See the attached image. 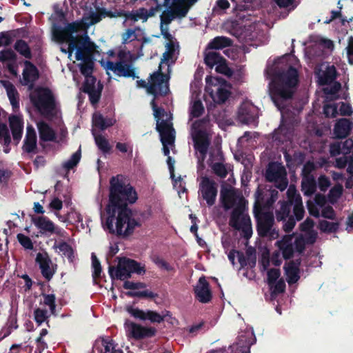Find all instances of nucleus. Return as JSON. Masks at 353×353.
<instances>
[{
	"instance_id": "obj_42",
	"label": "nucleus",
	"mask_w": 353,
	"mask_h": 353,
	"mask_svg": "<svg viewBox=\"0 0 353 353\" xmlns=\"http://www.w3.org/2000/svg\"><path fill=\"white\" fill-rule=\"evenodd\" d=\"M91 258H92V266L93 268L92 279H93L94 283L97 284L98 283L97 280L101 279L102 268H101L100 261H99V259H97V257L96 256L94 253H92Z\"/></svg>"
},
{
	"instance_id": "obj_46",
	"label": "nucleus",
	"mask_w": 353,
	"mask_h": 353,
	"mask_svg": "<svg viewBox=\"0 0 353 353\" xmlns=\"http://www.w3.org/2000/svg\"><path fill=\"white\" fill-rule=\"evenodd\" d=\"M81 157V150L75 152L71 157L63 164V168L67 170H70L77 165Z\"/></svg>"
},
{
	"instance_id": "obj_59",
	"label": "nucleus",
	"mask_w": 353,
	"mask_h": 353,
	"mask_svg": "<svg viewBox=\"0 0 353 353\" xmlns=\"http://www.w3.org/2000/svg\"><path fill=\"white\" fill-rule=\"evenodd\" d=\"M137 39L135 31L132 29L128 28L125 32L122 34V43L126 44L129 42L134 41Z\"/></svg>"
},
{
	"instance_id": "obj_51",
	"label": "nucleus",
	"mask_w": 353,
	"mask_h": 353,
	"mask_svg": "<svg viewBox=\"0 0 353 353\" xmlns=\"http://www.w3.org/2000/svg\"><path fill=\"white\" fill-rule=\"evenodd\" d=\"M43 297V304L50 307V312L54 314L56 311V296L54 294H45L42 293Z\"/></svg>"
},
{
	"instance_id": "obj_10",
	"label": "nucleus",
	"mask_w": 353,
	"mask_h": 353,
	"mask_svg": "<svg viewBox=\"0 0 353 353\" xmlns=\"http://www.w3.org/2000/svg\"><path fill=\"white\" fill-rule=\"evenodd\" d=\"M230 225L236 230H241L243 236L249 239L252 234V223L250 216L243 214L242 206L234 208L231 213Z\"/></svg>"
},
{
	"instance_id": "obj_58",
	"label": "nucleus",
	"mask_w": 353,
	"mask_h": 353,
	"mask_svg": "<svg viewBox=\"0 0 353 353\" xmlns=\"http://www.w3.org/2000/svg\"><path fill=\"white\" fill-rule=\"evenodd\" d=\"M323 113L326 117L334 118L337 116V106L336 104H325L323 106Z\"/></svg>"
},
{
	"instance_id": "obj_2",
	"label": "nucleus",
	"mask_w": 353,
	"mask_h": 353,
	"mask_svg": "<svg viewBox=\"0 0 353 353\" xmlns=\"http://www.w3.org/2000/svg\"><path fill=\"white\" fill-rule=\"evenodd\" d=\"M298 82V71L292 65H289L286 70H275L270 93L271 98L277 108H281L284 101L292 99L294 94L293 88L296 86Z\"/></svg>"
},
{
	"instance_id": "obj_29",
	"label": "nucleus",
	"mask_w": 353,
	"mask_h": 353,
	"mask_svg": "<svg viewBox=\"0 0 353 353\" xmlns=\"http://www.w3.org/2000/svg\"><path fill=\"white\" fill-rule=\"evenodd\" d=\"M39 138L41 141H54L56 139V133L54 130L45 121L37 123Z\"/></svg>"
},
{
	"instance_id": "obj_6",
	"label": "nucleus",
	"mask_w": 353,
	"mask_h": 353,
	"mask_svg": "<svg viewBox=\"0 0 353 353\" xmlns=\"http://www.w3.org/2000/svg\"><path fill=\"white\" fill-rule=\"evenodd\" d=\"M108 273L112 279L124 281L131 278L132 273L144 274L145 268L134 259L122 257L119 259L117 267L109 266Z\"/></svg>"
},
{
	"instance_id": "obj_31",
	"label": "nucleus",
	"mask_w": 353,
	"mask_h": 353,
	"mask_svg": "<svg viewBox=\"0 0 353 353\" xmlns=\"http://www.w3.org/2000/svg\"><path fill=\"white\" fill-rule=\"evenodd\" d=\"M96 12H90L88 16H83L82 21H81L83 25V28H88L90 26L94 25L100 22L103 18V8H97Z\"/></svg>"
},
{
	"instance_id": "obj_3",
	"label": "nucleus",
	"mask_w": 353,
	"mask_h": 353,
	"mask_svg": "<svg viewBox=\"0 0 353 353\" xmlns=\"http://www.w3.org/2000/svg\"><path fill=\"white\" fill-rule=\"evenodd\" d=\"M75 46V58L82 61L79 65L81 73L83 76L92 74L94 65L93 53L97 48L96 44L85 34L79 37Z\"/></svg>"
},
{
	"instance_id": "obj_27",
	"label": "nucleus",
	"mask_w": 353,
	"mask_h": 353,
	"mask_svg": "<svg viewBox=\"0 0 353 353\" xmlns=\"http://www.w3.org/2000/svg\"><path fill=\"white\" fill-rule=\"evenodd\" d=\"M239 121L245 124H250L255 121L254 108L249 103H242L238 111Z\"/></svg>"
},
{
	"instance_id": "obj_52",
	"label": "nucleus",
	"mask_w": 353,
	"mask_h": 353,
	"mask_svg": "<svg viewBox=\"0 0 353 353\" xmlns=\"http://www.w3.org/2000/svg\"><path fill=\"white\" fill-rule=\"evenodd\" d=\"M125 294L128 297H139V298H149L154 299L157 296V294L150 291V290H144V291H137V292H132L128 291L125 292Z\"/></svg>"
},
{
	"instance_id": "obj_18",
	"label": "nucleus",
	"mask_w": 353,
	"mask_h": 353,
	"mask_svg": "<svg viewBox=\"0 0 353 353\" xmlns=\"http://www.w3.org/2000/svg\"><path fill=\"white\" fill-rule=\"evenodd\" d=\"M194 292L196 299L201 303H207L212 300V294L210 283L204 276L199 278L198 285L194 287Z\"/></svg>"
},
{
	"instance_id": "obj_56",
	"label": "nucleus",
	"mask_w": 353,
	"mask_h": 353,
	"mask_svg": "<svg viewBox=\"0 0 353 353\" xmlns=\"http://www.w3.org/2000/svg\"><path fill=\"white\" fill-rule=\"evenodd\" d=\"M19 243L26 250H32L34 248L33 243L31 239L23 234L19 233L17 235Z\"/></svg>"
},
{
	"instance_id": "obj_32",
	"label": "nucleus",
	"mask_w": 353,
	"mask_h": 353,
	"mask_svg": "<svg viewBox=\"0 0 353 353\" xmlns=\"http://www.w3.org/2000/svg\"><path fill=\"white\" fill-rule=\"evenodd\" d=\"M291 201H293V213L295 216V220L301 221L305 214L302 198L300 194L294 192L293 195H291Z\"/></svg>"
},
{
	"instance_id": "obj_16",
	"label": "nucleus",
	"mask_w": 353,
	"mask_h": 353,
	"mask_svg": "<svg viewBox=\"0 0 353 353\" xmlns=\"http://www.w3.org/2000/svg\"><path fill=\"white\" fill-rule=\"evenodd\" d=\"M35 262L39 265L41 275L46 281H50L56 272L57 265L52 264L48 254L46 252L37 253Z\"/></svg>"
},
{
	"instance_id": "obj_24",
	"label": "nucleus",
	"mask_w": 353,
	"mask_h": 353,
	"mask_svg": "<svg viewBox=\"0 0 353 353\" xmlns=\"http://www.w3.org/2000/svg\"><path fill=\"white\" fill-rule=\"evenodd\" d=\"M9 124L12 132L13 140L16 144H18L23 134V119L19 116L12 114L9 117Z\"/></svg>"
},
{
	"instance_id": "obj_15",
	"label": "nucleus",
	"mask_w": 353,
	"mask_h": 353,
	"mask_svg": "<svg viewBox=\"0 0 353 353\" xmlns=\"http://www.w3.org/2000/svg\"><path fill=\"white\" fill-rule=\"evenodd\" d=\"M205 82L208 85H216L220 84V87L217 88L216 94L213 95L211 94L212 98L214 101L218 104L224 103L231 94V92L223 88L222 85L227 83L226 80L222 77H214L212 76H207L205 78Z\"/></svg>"
},
{
	"instance_id": "obj_7",
	"label": "nucleus",
	"mask_w": 353,
	"mask_h": 353,
	"mask_svg": "<svg viewBox=\"0 0 353 353\" xmlns=\"http://www.w3.org/2000/svg\"><path fill=\"white\" fill-rule=\"evenodd\" d=\"M137 85L139 88H146L148 93L154 97L166 96L170 91L168 77L162 72L161 67L158 71L151 74L150 84L144 80H137Z\"/></svg>"
},
{
	"instance_id": "obj_13",
	"label": "nucleus",
	"mask_w": 353,
	"mask_h": 353,
	"mask_svg": "<svg viewBox=\"0 0 353 353\" xmlns=\"http://www.w3.org/2000/svg\"><path fill=\"white\" fill-rule=\"evenodd\" d=\"M124 327L128 333V336L135 340H142L154 337L157 332L154 327L143 326L130 320L125 321Z\"/></svg>"
},
{
	"instance_id": "obj_12",
	"label": "nucleus",
	"mask_w": 353,
	"mask_h": 353,
	"mask_svg": "<svg viewBox=\"0 0 353 353\" xmlns=\"http://www.w3.org/2000/svg\"><path fill=\"white\" fill-rule=\"evenodd\" d=\"M198 193L202 199L205 201L208 207L214 205L218 193L216 183L206 176H203L199 183Z\"/></svg>"
},
{
	"instance_id": "obj_48",
	"label": "nucleus",
	"mask_w": 353,
	"mask_h": 353,
	"mask_svg": "<svg viewBox=\"0 0 353 353\" xmlns=\"http://www.w3.org/2000/svg\"><path fill=\"white\" fill-rule=\"evenodd\" d=\"M215 70L216 72L224 74L228 77H231L234 73L233 70L228 67L225 58L216 65Z\"/></svg>"
},
{
	"instance_id": "obj_45",
	"label": "nucleus",
	"mask_w": 353,
	"mask_h": 353,
	"mask_svg": "<svg viewBox=\"0 0 353 353\" xmlns=\"http://www.w3.org/2000/svg\"><path fill=\"white\" fill-rule=\"evenodd\" d=\"M204 110L205 109L202 101L200 99H196L194 101L190 107V117L192 118H198L203 114Z\"/></svg>"
},
{
	"instance_id": "obj_63",
	"label": "nucleus",
	"mask_w": 353,
	"mask_h": 353,
	"mask_svg": "<svg viewBox=\"0 0 353 353\" xmlns=\"http://www.w3.org/2000/svg\"><path fill=\"white\" fill-rule=\"evenodd\" d=\"M321 216L323 218L335 220L336 219V212L333 208L330 205H327L323 208L321 211Z\"/></svg>"
},
{
	"instance_id": "obj_57",
	"label": "nucleus",
	"mask_w": 353,
	"mask_h": 353,
	"mask_svg": "<svg viewBox=\"0 0 353 353\" xmlns=\"http://www.w3.org/2000/svg\"><path fill=\"white\" fill-rule=\"evenodd\" d=\"M343 192V188L341 185H334L333 188H332L329 192V199L330 201L333 203L337 199H339Z\"/></svg>"
},
{
	"instance_id": "obj_14",
	"label": "nucleus",
	"mask_w": 353,
	"mask_h": 353,
	"mask_svg": "<svg viewBox=\"0 0 353 353\" xmlns=\"http://www.w3.org/2000/svg\"><path fill=\"white\" fill-rule=\"evenodd\" d=\"M32 221L34 225L39 230L41 235L49 236L52 234H57L59 236H64L65 230L56 225L53 221L45 216L33 217Z\"/></svg>"
},
{
	"instance_id": "obj_55",
	"label": "nucleus",
	"mask_w": 353,
	"mask_h": 353,
	"mask_svg": "<svg viewBox=\"0 0 353 353\" xmlns=\"http://www.w3.org/2000/svg\"><path fill=\"white\" fill-rule=\"evenodd\" d=\"M156 98L154 97V99L150 102V105L154 111V116L157 119V124H159V120L166 114V112L163 108L158 107L155 101Z\"/></svg>"
},
{
	"instance_id": "obj_64",
	"label": "nucleus",
	"mask_w": 353,
	"mask_h": 353,
	"mask_svg": "<svg viewBox=\"0 0 353 353\" xmlns=\"http://www.w3.org/2000/svg\"><path fill=\"white\" fill-rule=\"evenodd\" d=\"M295 225L296 220L294 217L293 216H290L288 218V220L283 224V229L286 233H290L292 231Z\"/></svg>"
},
{
	"instance_id": "obj_9",
	"label": "nucleus",
	"mask_w": 353,
	"mask_h": 353,
	"mask_svg": "<svg viewBox=\"0 0 353 353\" xmlns=\"http://www.w3.org/2000/svg\"><path fill=\"white\" fill-rule=\"evenodd\" d=\"M83 29V25L81 22L74 21L68 23L65 27H57L53 30V36L55 39L59 42H67L70 43V50H74L75 43L81 35L74 37V33L78 32L79 30Z\"/></svg>"
},
{
	"instance_id": "obj_26",
	"label": "nucleus",
	"mask_w": 353,
	"mask_h": 353,
	"mask_svg": "<svg viewBox=\"0 0 353 353\" xmlns=\"http://www.w3.org/2000/svg\"><path fill=\"white\" fill-rule=\"evenodd\" d=\"M3 85L6 90L7 95L12 107V110L14 112H17L19 109V92L13 83L9 81H3Z\"/></svg>"
},
{
	"instance_id": "obj_38",
	"label": "nucleus",
	"mask_w": 353,
	"mask_h": 353,
	"mask_svg": "<svg viewBox=\"0 0 353 353\" xmlns=\"http://www.w3.org/2000/svg\"><path fill=\"white\" fill-rule=\"evenodd\" d=\"M223 58L224 57L219 52L208 51L205 52L204 62L208 68L212 69L214 65H216L223 61Z\"/></svg>"
},
{
	"instance_id": "obj_1",
	"label": "nucleus",
	"mask_w": 353,
	"mask_h": 353,
	"mask_svg": "<svg viewBox=\"0 0 353 353\" xmlns=\"http://www.w3.org/2000/svg\"><path fill=\"white\" fill-rule=\"evenodd\" d=\"M137 199L136 190L124 175L112 176L110 179L105 230L121 239H128L132 235L135 228L141 226V223L132 217L128 205L134 203Z\"/></svg>"
},
{
	"instance_id": "obj_30",
	"label": "nucleus",
	"mask_w": 353,
	"mask_h": 353,
	"mask_svg": "<svg viewBox=\"0 0 353 353\" xmlns=\"http://www.w3.org/2000/svg\"><path fill=\"white\" fill-rule=\"evenodd\" d=\"M288 201H283L281 203V207L279 210H276V219L278 221H285L290 216V213L293 205V201H291L290 188L288 191Z\"/></svg>"
},
{
	"instance_id": "obj_17",
	"label": "nucleus",
	"mask_w": 353,
	"mask_h": 353,
	"mask_svg": "<svg viewBox=\"0 0 353 353\" xmlns=\"http://www.w3.org/2000/svg\"><path fill=\"white\" fill-rule=\"evenodd\" d=\"M127 312L135 319L143 321H149L151 323H161L163 321V316L154 310H143L138 307H128Z\"/></svg>"
},
{
	"instance_id": "obj_61",
	"label": "nucleus",
	"mask_w": 353,
	"mask_h": 353,
	"mask_svg": "<svg viewBox=\"0 0 353 353\" xmlns=\"http://www.w3.org/2000/svg\"><path fill=\"white\" fill-rule=\"evenodd\" d=\"M101 346H103V353H108L112 351V347H114V341L110 336L101 337Z\"/></svg>"
},
{
	"instance_id": "obj_20",
	"label": "nucleus",
	"mask_w": 353,
	"mask_h": 353,
	"mask_svg": "<svg viewBox=\"0 0 353 353\" xmlns=\"http://www.w3.org/2000/svg\"><path fill=\"white\" fill-rule=\"evenodd\" d=\"M26 67L23 70V84L28 85L29 89L32 90L35 82L39 78V72L38 68L30 61L25 62Z\"/></svg>"
},
{
	"instance_id": "obj_23",
	"label": "nucleus",
	"mask_w": 353,
	"mask_h": 353,
	"mask_svg": "<svg viewBox=\"0 0 353 353\" xmlns=\"http://www.w3.org/2000/svg\"><path fill=\"white\" fill-rule=\"evenodd\" d=\"M118 57L120 59V64L117 76L132 77V79L138 78V77L136 76L135 69L132 63L125 61L126 53L123 51H120L118 54Z\"/></svg>"
},
{
	"instance_id": "obj_19",
	"label": "nucleus",
	"mask_w": 353,
	"mask_h": 353,
	"mask_svg": "<svg viewBox=\"0 0 353 353\" xmlns=\"http://www.w3.org/2000/svg\"><path fill=\"white\" fill-rule=\"evenodd\" d=\"M157 130L159 132L162 145H172L175 140V130L172 123L162 120L159 124H157Z\"/></svg>"
},
{
	"instance_id": "obj_5",
	"label": "nucleus",
	"mask_w": 353,
	"mask_h": 353,
	"mask_svg": "<svg viewBox=\"0 0 353 353\" xmlns=\"http://www.w3.org/2000/svg\"><path fill=\"white\" fill-rule=\"evenodd\" d=\"M33 106L47 119L57 116V103L52 92L48 88H37L30 95Z\"/></svg>"
},
{
	"instance_id": "obj_34",
	"label": "nucleus",
	"mask_w": 353,
	"mask_h": 353,
	"mask_svg": "<svg viewBox=\"0 0 353 353\" xmlns=\"http://www.w3.org/2000/svg\"><path fill=\"white\" fill-rule=\"evenodd\" d=\"M233 353H250V343L247 338L241 336L237 339V341L229 347Z\"/></svg>"
},
{
	"instance_id": "obj_44",
	"label": "nucleus",
	"mask_w": 353,
	"mask_h": 353,
	"mask_svg": "<svg viewBox=\"0 0 353 353\" xmlns=\"http://www.w3.org/2000/svg\"><path fill=\"white\" fill-rule=\"evenodd\" d=\"M54 247L58 248L60 252L65 256L70 261H72L74 257V250L71 245L65 241L59 243L58 245H54Z\"/></svg>"
},
{
	"instance_id": "obj_35",
	"label": "nucleus",
	"mask_w": 353,
	"mask_h": 353,
	"mask_svg": "<svg viewBox=\"0 0 353 353\" xmlns=\"http://www.w3.org/2000/svg\"><path fill=\"white\" fill-rule=\"evenodd\" d=\"M232 45V41L231 39L227 37L218 36L208 43L207 48L209 50H221L226 47H230Z\"/></svg>"
},
{
	"instance_id": "obj_22",
	"label": "nucleus",
	"mask_w": 353,
	"mask_h": 353,
	"mask_svg": "<svg viewBox=\"0 0 353 353\" xmlns=\"http://www.w3.org/2000/svg\"><path fill=\"white\" fill-rule=\"evenodd\" d=\"M193 140L195 150L199 151L204 158L208 152V147L210 143L207 132L203 130H197L193 136Z\"/></svg>"
},
{
	"instance_id": "obj_47",
	"label": "nucleus",
	"mask_w": 353,
	"mask_h": 353,
	"mask_svg": "<svg viewBox=\"0 0 353 353\" xmlns=\"http://www.w3.org/2000/svg\"><path fill=\"white\" fill-rule=\"evenodd\" d=\"M103 88V85L99 81L96 89L87 93L89 96L90 102L92 105H95L99 102Z\"/></svg>"
},
{
	"instance_id": "obj_28",
	"label": "nucleus",
	"mask_w": 353,
	"mask_h": 353,
	"mask_svg": "<svg viewBox=\"0 0 353 353\" xmlns=\"http://www.w3.org/2000/svg\"><path fill=\"white\" fill-rule=\"evenodd\" d=\"M22 148L27 153L34 152L37 149V135L34 129L32 126L27 128Z\"/></svg>"
},
{
	"instance_id": "obj_62",
	"label": "nucleus",
	"mask_w": 353,
	"mask_h": 353,
	"mask_svg": "<svg viewBox=\"0 0 353 353\" xmlns=\"http://www.w3.org/2000/svg\"><path fill=\"white\" fill-rule=\"evenodd\" d=\"M319 188L321 191L325 192L330 186V179L325 175H321L318 179Z\"/></svg>"
},
{
	"instance_id": "obj_39",
	"label": "nucleus",
	"mask_w": 353,
	"mask_h": 353,
	"mask_svg": "<svg viewBox=\"0 0 353 353\" xmlns=\"http://www.w3.org/2000/svg\"><path fill=\"white\" fill-rule=\"evenodd\" d=\"M337 76L336 68L334 65L327 66L320 79L321 84L327 85L333 82Z\"/></svg>"
},
{
	"instance_id": "obj_37",
	"label": "nucleus",
	"mask_w": 353,
	"mask_h": 353,
	"mask_svg": "<svg viewBox=\"0 0 353 353\" xmlns=\"http://www.w3.org/2000/svg\"><path fill=\"white\" fill-rule=\"evenodd\" d=\"M316 184L312 176L305 175L301 181V190L305 195L310 196L316 191Z\"/></svg>"
},
{
	"instance_id": "obj_49",
	"label": "nucleus",
	"mask_w": 353,
	"mask_h": 353,
	"mask_svg": "<svg viewBox=\"0 0 353 353\" xmlns=\"http://www.w3.org/2000/svg\"><path fill=\"white\" fill-rule=\"evenodd\" d=\"M84 77H85V80L82 85V91L85 93H88L96 89L95 83L97 79L92 76V74Z\"/></svg>"
},
{
	"instance_id": "obj_25",
	"label": "nucleus",
	"mask_w": 353,
	"mask_h": 353,
	"mask_svg": "<svg viewBox=\"0 0 353 353\" xmlns=\"http://www.w3.org/2000/svg\"><path fill=\"white\" fill-rule=\"evenodd\" d=\"M352 125V122L348 119L343 118L339 119L334 127L335 137L337 139L347 137L350 134Z\"/></svg>"
},
{
	"instance_id": "obj_41",
	"label": "nucleus",
	"mask_w": 353,
	"mask_h": 353,
	"mask_svg": "<svg viewBox=\"0 0 353 353\" xmlns=\"http://www.w3.org/2000/svg\"><path fill=\"white\" fill-rule=\"evenodd\" d=\"M14 48L16 51H17L20 54H21L24 57L27 59L31 58V51L30 47L26 43V41H25L24 40H17L14 43Z\"/></svg>"
},
{
	"instance_id": "obj_33",
	"label": "nucleus",
	"mask_w": 353,
	"mask_h": 353,
	"mask_svg": "<svg viewBox=\"0 0 353 353\" xmlns=\"http://www.w3.org/2000/svg\"><path fill=\"white\" fill-rule=\"evenodd\" d=\"M115 121L110 118H105L100 113H94L92 116V125L99 130H104L112 126Z\"/></svg>"
},
{
	"instance_id": "obj_54",
	"label": "nucleus",
	"mask_w": 353,
	"mask_h": 353,
	"mask_svg": "<svg viewBox=\"0 0 353 353\" xmlns=\"http://www.w3.org/2000/svg\"><path fill=\"white\" fill-rule=\"evenodd\" d=\"M211 168L216 175L222 179L225 178L228 175V170L222 163H214L211 165Z\"/></svg>"
},
{
	"instance_id": "obj_36",
	"label": "nucleus",
	"mask_w": 353,
	"mask_h": 353,
	"mask_svg": "<svg viewBox=\"0 0 353 353\" xmlns=\"http://www.w3.org/2000/svg\"><path fill=\"white\" fill-rule=\"evenodd\" d=\"M221 201L225 210L232 208L236 203V196L234 191L230 189L221 190Z\"/></svg>"
},
{
	"instance_id": "obj_4",
	"label": "nucleus",
	"mask_w": 353,
	"mask_h": 353,
	"mask_svg": "<svg viewBox=\"0 0 353 353\" xmlns=\"http://www.w3.org/2000/svg\"><path fill=\"white\" fill-rule=\"evenodd\" d=\"M157 3L159 0H152ZM199 0H163L165 9L160 15V26H168L175 19L185 17L191 8Z\"/></svg>"
},
{
	"instance_id": "obj_8",
	"label": "nucleus",
	"mask_w": 353,
	"mask_h": 353,
	"mask_svg": "<svg viewBox=\"0 0 353 353\" xmlns=\"http://www.w3.org/2000/svg\"><path fill=\"white\" fill-rule=\"evenodd\" d=\"M256 222V231L261 238H268L270 240L279 237V230L274 227V216L272 212H261L255 213Z\"/></svg>"
},
{
	"instance_id": "obj_60",
	"label": "nucleus",
	"mask_w": 353,
	"mask_h": 353,
	"mask_svg": "<svg viewBox=\"0 0 353 353\" xmlns=\"http://www.w3.org/2000/svg\"><path fill=\"white\" fill-rule=\"evenodd\" d=\"M268 281L269 285H272L277 281L281 275V272L279 269L271 268L268 271Z\"/></svg>"
},
{
	"instance_id": "obj_43",
	"label": "nucleus",
	"mask_w": 353,
	"mask_h": 353,
	"mask_svg": "<svg viewBox=\"0 0 353 353\" xmlns=\"http://www.w3.org/2000/svg\"><path fill=\"white\" fill-rule=\"evenodd\" d=\"M96 145L99 149L103 153H110L112 149L109 141L101 134H99L94 137Z\"/></svg>"
},
{
	"instance_id": "obj_50",
	"label": "nucleus",
	"mask_w": 353,
	"mask_h": 353,
	"mask_svg": "<svg viewBox=\"0 0 353 353\" xmlns=\"http://www.w3.org/2000/svg\"><path fill=\"white\" fill-rule=\"evenodd\" d=\"M11 142V137L7 125L0 123V143L8 146Z\"/></svg>"
},
{
	"instance_id": "obj_40",
	"label": "nucleus",
	"mask_w": 353,
	"mask_h": 353,
	"mask_svg": "<svg viewBox=\"0 0 353 353\" xmlns=\"http://www.w3.org/2000/svg\"><path fill=\"white\" fill-rule=\"evenodd\" d=\"M319 228L321 232L325 233H335L339 230V223L321 220L319 223Z\"/></svg>"
},
{
	"instance_id": "obj_11",
	"label": "nucleus",
	"mask_w": 353,
	"mask_h": 353,
	"mask_svg": "<svg viewBox=\"0 0 353 353\" xmlns=\"http://www.w3.org/2000/svg\"><path fill=\"white\" fill-rule=\"evenodd\" d=\"M286 175L287 172L283 166L279 163L271 162L265 170V177L267 181L274 183L276 188L283 191L288 184Z\"/></svg>"
},
{
	"instance_id": "obj_21",
	"label": "nucleus",
	"mask_w": 353,
	"mask_h": 353,
	"mask_svg": "<svg viewBox=\"0 0 353 353\" xmlns=\"http://www.w3.org/2000/svg\"><path fill=\"white\" fill-rule=\"evenodd\" d=\"M301 259L292 260L286 263L284 266L286 280L289 285L296 283L300 279Z\"/></svg>"
},
{
	"instance_id": "obj_53",
	"label": "nucleus",
	"mask_w": 353,
	"mask_h": 353,
	"mask_svg": "<svg viewBox=\"0 0 353 353\" xmlns=\"http://www.w3.org/2000/svg\"><path fill=\"white\" fill-rule=\"evenodd\" d=\"M48 318V311L46 309L36 308L34 310V319L40 325Z\"/></svg>"
}]
</instances>
